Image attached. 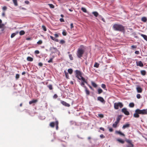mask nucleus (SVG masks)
Returning a JSON list of instances; mask_svg holds the SVG:
<instances>
[{
  "instance_id": "obj_10",
  "label": "nucleus",
  "mask_w": 147,
  "mask_h": 147,
  "mask_svg": "<svg viewBox=\"0 0 147 147\" xmlns=\"http://www.w3.org/2000/svg\"><path fill=\"white\" fill-rule=\"evenodd\" d=\"M136 90L137 92L138 93H141L142 91V89L139 86H137Z\"/></svg>"
},
{
  "instance_id": "obj_20",
  "label": "nucleus",
  "mask_w": 147,
  "mask_h": 147,
  "mask_svg": "<svg viewBox=\"0 0 147 147\" xmlns=\"http://www.w3.org/2000/svg\"><path fill=\"white\" fill-rule=\"evenodd\" d=\"M117 141L122 144H123L124 142V140L121 139H117Z\"/></svg>"
},
{
  "instance_id": "obj_49",
  "label": "nucleus",
  "mask_w": 147,
  "mask_h": 147,
  "mask_svg": "<svg viewBox=\"0 0 147 147\" xmlns=\"http://www.w3.org/2000/svg\"><path fill=\"white\" fill-rule=\"evenodd\" d=\"M99 17H100L101 18V19L104 22H105V19H104V18H103L101 16H99Z\"/></svg>"
},
{
  "instance_id": "obj_23",
  "label": "nucleus",
  "mask_w": 147,
  "mask_h": 147,
  "mask_svg": "<svg viewBox=\"0 0 147 147\" xmlns=\"http://www.w3.org/2000/svg\"><path fill=\"white\" fill-rule=\"evenodd\" d=\"M85 92H86V93L87 95H89L90 94V92L88 90L87 88L86 87H85Z\"/></svg>"
},
{
  "instance_id": "obj_51",
  "label": "nucleus",
  "mask_w": 147,
  "mask_h": 147,
  "mask_svg": "<svg viewBox=\"0 0 147 147\" xmlns=\"http://www.w3.org/2000/svg\"><path fill=\"white\" fill-rule=\"evenodd\" d=\"M98 116L100 118H103V115L102 114H100L98 115Z\"/></svg>"
},
{
  "instance_id": "obj_35",
  "label": "nucleus",
  "mask_w": 147,
  "mask_h": 147,
  "mask_svg": "<svg viewBox=\"0 0 147 147\" xmlns=\"http://www.w3.org/2000/svg\"><path fill=\"white\" fill-rule=\"evenodd\" d=\"M99 64L97 63H96L94 64V67L98 68L99 67Z\"/></svg>"
},
{
  "instance_id": "obj_2",
  "label": "nucleus",
  "mask_w": 147,
  "mask_h": 147,
  "mask_svg": "<svg viewBox=\"0 0 147 147\" xmlns=\"http://www.w3.org/2000/svg\"><path fill=\"white\" fill-rule=\"evenodd\" d=\"M84 51L82 49H79L77 51V56L79 58H80L82 57Z\"/></svg>"
},
{
  "instance_id": "obj_30",
  "label": "nucleus",
  "mask_w": 147,
  "mask_h": 147,
  "mask_svg": "<svg viewBox=\"0 0 147 147\" xmlns=\"http://www.w3.org/2000/svg\"><path fill=\"white\" fill-rule=\"evenodd\" d=\"M91 84L94 87H96L97 86V85L96 84L92 81L91 82Z\"/></svg>"
},
{
  "instance_id": "obj_48",
  "label": "nucleus",
  "mask_w": 147,
  "mask_h": 147,
  "mask_svg": "<svg viewBox=\"0 0 147 147\" xmlns=\"http://www.w3.org/2000/svg\"><path fill=\"white\" fill-rule=\"evenodd\" d=\"M53 59L52 58H51L48 61V63H51L53 61Z\"/></svg>"
},
{
  "instance_id": "obj_13",
  "label": "nucleus",
  "mask_w": 147,
  "mask_h": 147,
  "mask_svg": "<svg viewBox=\"0 0 147 147\" xmlns=\"http://www.w3.org/2000/svg\"><path fill=\"white\" fill-rule=\"evenodd\" d=\"M115 133L117 134H119L121 135H122L123 136H125V134H124L122 133L121 132L119 131H115Z\"/></svg>"
},
{
  "instance_id": "obj_1",
  "label": "nucleus",
  "mask_w": 147,
  "mask_h": 147,
  "mask_svg": "<svg viewBox=\"0 0 147 147\" xmlns=\"http://www.w3.org/2000/svg\"><path fill=\"white\" fill-rule=\"evenodd\" d=\"M114 30L116 31H122L124 29L123 27L120 25L114 24L113 26Z\"/></svg>"
},
{
  "instance_id": "obj_58",
  "label": "nucleus",
  "mask_w": 147,
  "mask_h": 147,
  "mask_svg": "<svg viewBox=\"0 0 147 147\" xmlns=\"http://www.w3.org/2000/svg\"><path fill=\"white\" fill-rule=\"evenodd\" d=\"M135 53L136 54H138L139 53V52L138 51H136Z\"/></svg>"
},
{
  "instance_id": "obj_36",
  "label": "nucleus",
  "mask_w": 147,
  "mask_h": 147,
  "mask_svg": "<svg viewBox=\"0 0 147 147\" xmlns=\"http://www.w3.org/2000/svg\"><path fill=\"white\" fill-rule=\"evenodd\" d=\"M64 72L65 73V76H66V78H69V75H68V73H67V72L66 71H64Z\"/></svg>"
},
{
  "instance_id": "obj_59",
  "label": "nucleus",
  "mask_w": 147,
  "mask_h": 147,
  "mask_svg": "<svg viewBox=\"0 0 147 147\" xmlns=\"http://www.w3.org/2000/svg\"><path fill=\"white\" fill-rule=\"evenodd\" d=\"M54 36L55 37H58L59 36L58 34H54Z\"/></svg>"
},
{
  "instance_id": "obj_42",
  "label": "nucleus",
  "mask_w": 147,
  "mask_h": 147,
  "mask_svg": "<svg viewBox=\"0 0 147 147\" xmlns=\"http://www.w3.org/2000/svg\"><path fill=\"white\" fill-rule=\"evenodd\" d=\"M7 9V7L6 6H4L2 8V9L3 11H5Z\"/></svg>"
},
{
  "instance_id": "obj_25",
  "label": "nucleus",
  "mask_w": 147,
  "mask_h": 147,
  "mask_svg": "<svg viewBox=\"0 0 147 147\" xmlns=\"http://www.w3.org/2000/svg\"><path fill=\"white\" fill-rule=\"evenodd\" d=\"M55 124L56 125V129L57 130L58 128V121H55Z\"/></svg>"
},
{
  "instance_id": "obj_29",
  "label": "nucleus",
  "mask_w": 147,
  "mask_h": 147,
  "mask_svg": "<svg viewBox=\"0 0 147 147\" xmlns=\"http://www.w3.org/2000/svg\"><path fill=\"white\" fill-rule=\"evenodd\" d=\"M103 92L101 88H99L98 89V93L99 94Z\"/></svg>"
},
{
  "instance_id": "obj_52",
  "label": "nucleus",
  "mask_w": 147,
  "mask_h": 147,
  "mask_svg": "<svg viewBox=\"0 0 147 147\" xmlns=\"http://www.w3.org/2000/svg\"><path fill=\"white\" fill-rule=\"evenodd\" d=\"M35 53L36 54H38L39 53V52L38 50H36L35 51Z\"/></svg>"
},
{
  "instance_id": "obj_55",
  "label": "nucleus",
  "mask_w": 147,
  "mask_h": 147,
  "mask_svg": "<svg viewBox=\"0 0 147 147\" xmlns=\"http://www.w3.org/2000/svg\"><path fill=\"white\" fill-rule=\"evenodd\" d=\"M50 37L51 39H52V40H53L55 39V38H54V37H53V36H50Z\"/></svg>"
},
{
  "instance_id": "obj_3",
  "label": "nucleus",
  "mask_w": 147,
  "mask_h": 147,
  "mask_svg": "<svg viewBox=\"0 0 147 147\" xmlns=\"http://www.w3.org/2000/svg\"><path fill=\"white\" fill-rule=\"evenodd\" d=\"M123 107V105L122 103L119 102H115L114 104V107L115 109H117L119 107L121 108Z\"/></svg>"
},
{
  "instance_id": "obj_28",
  "label": "nucleus",
  "mask_w": 147,
  "mask_h": 147,
  "mask_svg": "<svg viewBox=\"0 0 147 147\" xmlns=\"http://www.w3.org/2000/svg\"><path fill=\"white\" fill-rule=\"evenodd\" d=\"M134 104L133 102L130 103L129 105V106L130 107H134Z\"/></svg>"
},
{
  "instance_id": "obj_8",
  "label": "nucleus",
  "mask_w": 147,
  "mask_h": 147,
  "mask_svg": "<svg viewBox=\"0 0 147 147\" xmlns=\"http://www.w3.org/2000/svg\"><path fill=\"white\" fill-rule=\"evenodd\" d=\"M61 103L63 105L65 106L69 107L70 106V105L69 104L66 103L65 101H61Z\"/></svg>"
},
{
  "instance_id": "obj_22",
  "label": "nucleus",
  "mask_w": 147,
  "mask_h": 147,
  "mask_svg": "<svg viewBox=\"0 0 147 147\" xmlns=\"http://www.w3.org/2000/svg\"><path fill=\"white\" fill-rule=\"evenodd\" d=\"M141 20L144 22H146L147 21V18L145 17H143L142 18Z\"/></svg>"
},
{
  "instance_id": "obj_45",
  "label": "nucleus",
  "mask_w": 147,
  "mask_h": 147,
  "mask_svg": "<svg viewBox=\"0 0 147 147\" xmlns=\"http://www.w3.org/2000/svg\"><path fill=\"white\" fill-rule=\"evenodd\" d=\"M69 58L71 60H72L73 59V57L71 55L69 54Z\"/></svg>"
},
{
  "instance_id": "obj_15",
  "label": "nucleus",
  "mask_w": 147,
  "mask_h": 147,
  "mask_svg": "<svg viewBox=\"0 0 147 147\" xmlns=\"http://www.w3.org/2000/svg\"><path fill=\"white\" fill-rule=\"evenodd\" d=\"M141 36L146 41H147V36L146 35L141 34Z\"/></svg>"
},
{
  "instance_id": "obj_9",
  "label": "nucleus",
  "mask_w": 147,
  "mask_h": 147,
  "mask_svg": "<svg viewBox=\"0 0 147 147\" xmlns=\"http://www.w3.org/2000/svg\"><path fill=\"white\" fill-rule=\"evenodd\" d=\"M82 80V83L81 84V85L83 87H84V83H86V82L85 80V79L84 78H82L81 80Z\"/></svg>"
},
{
  "instance_id": "obj_7",
  "label": "nucleus",
  "mask_w": 147,
  "mask_h": 147,
  "mask_svg": "<svg viewBox=\"0 0 147 147\" xmlns=\"http://www.w3.org/2000/svg\"><path fill=\"white\" fill-rule=\"evenodd\" d=\"M122 111L125 115H129V112L127 111V109L125 108H124L122 109Z\"/></svg>"
},
{
  "instance_id": "obj_19",
  "label": "nucleus",
  "mask_w": 147,
  "mask_h": 147,
  "mask_svg": "<svg viewBox=\"0 0 147 147\" xmlns=\"http://www.w3.org/2000/svg\"><path fill=\"white\" fill-rule=\"evenodd\" d=\"M92 13L96 17H97L98 15V12L96 11L93 12Z\"/></svg>"
},
{
  "instance_id": "obj_61",
  "label": "nucleus",
  "mask_w": 147,
  "mask_h": 147,
  "mask_svg": "<svg viewBox=\"0 0 147 147\" xmlns=\"http://www.w3.org/2000/svg\"><path fill=\"white\" fill-rule=\"evenodd\" d=\"M109 130L110 132H112L113 131V129L112 128H110L109 129Z\"/></svg>"
},
{
  "instance_id": "obj_41",
  "label": "nucleus",
  "mask_w": 147,
  "mask_h": 147,
  "mask_svg": "<svg viewBox=\"0 0 147 147\" xmlns=\"http://www.w3.org/2000/svg\"><path fill=\"white\" fill-rule=\"evenodd\" d=\"M120 120V118L119 117V116L117 118L116 121H117V122L118 123H119Z\"/></svg>"
},
{
  "instance_id": "obj_46",
  "label": "nucleus",
  "mask_w": 147,
  "mask_h": 147,
  "mask_svg": "<svg viewBox=\"0 0 147 147\" xmlns=\"http://www.w3.org/2000/svg\"><path fill=\"white\" fill-rule=\"evenodd\" d=\"M48 88L50 90L52 89V86L51 85H50L48 86Z\"/></svg>"
},
{
  "instance_id": "obj_50",
  "label": "nucleus",
  "mask_w": 147,
  "mask_h": 147,
  "mask_svg": "<svg viewBox=\"0 0 147 147\" xmlns=\"http://www.w3.org/2000/svg\"><path fill=\"white\" fill-rule=\"evenodd\" d=\"M65 42V41L63 40H61L60 41V43L61 44H63Z\"/></svg>"
},
{
  "instance_id": "obj_21",
  "label": "nucleus",
  "mask_w": 147,
  "mask_h": 147,
  "mask_svg": "<svg viewBox=\"0 0 147 147\" xmlns=\"http://www.w3.org/2000/svg\"><path fill=\"white\" fill-rule=\"evenodd\" d=\"M13 2L14 5L16 6H17L18 5L17 0H12Z\"/></svg>"
},
{
  "instance_id": "obj_17",
  "label": "nucleus",
  "mask_w": 147,
  "mask_h": 147,
  "mask_svg": "<svg viewBox=\"0 0 147 147\" xmlns=\"http://www.w3.org/2000/svg\"><path fill=\"white\" fill-rule=\"evenodd\" d=\"M37 100H32L29 102V103L30 104H31L32 103H36L37 102Z\"/></svg>"
},
{
  "instance_id": "obj_33",
  "label": "nucleus",
  "mask_w": 147,
  "mask_h": 147,
  "mask_svg": "<svg viewBox=\"0 0 147 147\" xmlns=\"http://www.w3.org/2000/svg\"><path fill=\"white\" fill-rule=\"evenodd\" d=\"M68 72L71 74L72 73L73 70L71 69H69L68 70Z\"/></svg>"
},
{
  "instance_id": "obj_24",
  "label": "nucleus",
  "mask_w": 147,
  "mask_h": 147,
  "mask_svg": "<svg viewBox=\"0 0 147 147\" xmlns=\"http://www.w3.org/2000/svg\"><path fill=\"white\" fill-rule=\"evenodd\" d=\"M141 74L143 75H145L146 74V71L145 70H142L141 71Z\"/></svg>"
},
{
  "instance_id": "obj_18",
  "label": "nucleus",
  "mask_w": 147,
  "mask_h": 147,
  "mask_svg": "<svg viewBox=\"0 0 147 147\" xmlns=\"http://www.w3.org/2000/svg\"><path fill=\"white\" fill-rule=\"evenodd\" d=\"M27 60L28 61H32L33 60V59L30 57H28L27 58Z\"/></svg>"
},
{
  "instance_id": "obj_56",
  "label": "nucleus",
  "mask_w": 147,
  "mask_h": 147,
  "mask_svg": "<svg viewBox=\"0 0 147 147\" xmlns=\"http://www.w3.org/2000/svg\"><path fill=\"white\" fill-rule=\"evenodd\" d=\"M25 3H26V4H28L29 3V1H25Z\"/></svg>"
},
{
  "instance_id": "obj_57",
  "label": "nucleus",
  "mask_w": 147,
  "mask_h": 147,
  "mask_svg": "<svg viewBox=\"0 0 147 147\" xmlns=\"http://www.w3.org/2000/svg\"><path fill=\"white\" fill-rule=\"evenodd\" d=\"M57 94H55L53 96V98H57Z\"/></svg>"
},
{
  "instance_id": "obj_64",
  "label": "nucleus",
  "mask_w": 147,
  "mask_h": 147,
  "mask_svg": "<svg viewBox=\"0 0 147 147\" xmlns=\"http://www.w3.org/2000/svg\"><path fill=\"white\" fill-rule=\"evenodd\" d=\"M71 28H72L73 27V24L71 23L70 24Z\"/></svg>"
},
{
  "instance_id": "obj_53",
  "label": "nucleus",
  "mask_w": 147,
  "mask_h": 147,
  "mask_svg": "<svg viewBox=\"0 0 147 147\" xmlns=\"http://www.w3.org/2000/svg\"><path fill=\"white\" fill-rule=\"evenodd\" d=\"M60 20L61 22H64V20L63 18H61L60 19Z\"/></svg>"
},
{
  "instance_id": "obj_38",
  "label": "nucleus",
  "mask_w": 147,
  "mask_h": 147,
  "mask_svg": "<svg viewBox=\"0 0 147 147\" xmlns=\"http://www.w3.org/2000/svg\"><path fill=\"white\" fill-rule=\"evenodd\" d=\"M42 41L41 40H40L37 42V44L38 45H41L42 44Z\"/></svg>"
},
{
  "instance_id": "obj_26",
  "label": "nucleus",
  "mask_w": 147,
  "mask_h": 147,
  "mask_svg": "<svg viewBox=\"0 0 147 147\" xmlns=\"http://www.w3.org/2000/svg\"><path fill=\"white\" fill-rule=\"evenodd\" d=\"M55 123L54 122H51L50 124V125L52 127H54Z\"/></svg>"
},
{
  "instance_id": "obj_34",
  "label": "nucleus",
  "mask_w": 147,
  "mask_h": 147,
  "mask_svg": "<svg viewBox=\"0 0 147 147\" xmlns=\"http://www.w3.org/2000/svg\"><path fill=\"white\" fill-rule=\"evenodd\" d=\"M62 34L63 36H66L67 35V32L65 30H63L62 32Z\"/></svg>"
},
{
  "instance_id": "obj_43",
  "label": "nucleus",
  "mask_w": 147,
  "mask_h": 147,
  "mask_svg": "<svg viewBox=\"0 0 147 147\" xmlns=\"http://www.w3.org/2000/svg\"><path fill=\"white\" fill-rule=\"evenodd\" d=\"M101 87L102 88L105 89L106 88V85L104 84H102L101 85Z\"/></svg>"
},
{
  "instance_id": "obj_6",
  "label": "nucleus",
  "mask_w": 147,
  "mask_h": 147,
  "mask_svg": "<svg viewBox=\"0 0 147 147\" xmlns=\"http://www.w3.org/2000/svg\"><path fill=\"white\" fill-rule=\"evenodd\" d=\"M136 64L137 66H139L141 67H142L144 66V64L141 61H136Z\"/></svg>"
},
{
  "instance_id": "obj_62",
  "label": "nucleus",
  "mask_w": 147,
  "mask_h": 147,
  "mask_svg": "<svg viewBox=\"0 0 147 147\" xmlns=\"http://www.w3.org/2000/svg\"><path fill=\"white\" fill-rule=\"evenodd\" d=\"M2 15L4 17L5 16V13L3 12L2 14Z\"/></svg>"
},
{
  "instance_id": "obj_31",
  "label": "nucleus",
  "mask_w": 147,
  "mask_h": 147,
  "mask_svg": "<svg viewBox=\"0 0 147 147\" xmlns=\"http://www.w3.org/2000/svg\"><path fill=\"white\" fill-rule=\"evenodd\" d=\"M19 33L20 35H22L24 34H25V32L23 30H21L20 32Z\"/></svg>"
},
{
  "instance_id": "obj_39",
  "label": "nucleus",
  "mask_w": 147,
  "mask_h": 147,
  "mask_svg": "<svg viewBox=\"0 0 147 147\" xmlns=\"http://www.w3.org/2000/svg\"><path fill=\"white\" fill-rule=\"evenodd\" d=\"M42 28L44 31H46L47 30L45 26L44 25L42 26Z\"/></svg>"
},
{
  "instance_id": "obj_44",
  "label": "nucleus",
  "mask_w": 147,
  "mask_h": 147,
  "mask_svg": "<svg viewBox=\"0 0 147 147\" xmlns=\"http://www.w3.org/2000/svg\"><path fill=\"white\" fill-rule=\"evenodd\" d=\"M136 97L138 98L139 99L141 97V95L140 94H138L137 95Z\"/></svg>"
},
{
  "instance_id": "obj_11",
  "label": "nucleus",
  "mask_w": 147,
  "mask_h": 147,
  "mask_svg": "<svg viewBox=\"0 0 147 147\" xmlns=\"http://www.w3.org/2000/svg\"><path fill=\"white\" fill-rule=\"evenodd\" d=\"M97 99L98 100L100 101L101 102L104 103L105 101L103 98L101 97H98L97 98Z\"/></svg>"
},
{
  "instance_id": "obj_5",
  "label": "nucleus",
  "mask_w": 147,
  "mask_h": 147,
  "mask_svg": "<svg viewBox=\"0 0 147 147\" xmlns=\"http://www.w3.org/2000/svg\"><path fill=\"white\" fill-rule=\"evenodd\" d=\"M135 112H136L138 113H139V114H146V109H143L141 110H140L139 109H137L136 110Z\"/></svg>"
},
{
  "instance_id": "obj_37",
  "label": "nucleus",
  "mask_w": 147,
  "mask_h": 147,
  "mask_svg": "<svg viewBox=\"0 0 147 147\" xmlns=\"http://www.w3.org/2000/svg\"><path fill=\"white\" fill-rule=\"evenodd\" d=\"M48 5H49L50 7L51 8H54V5L52 4H49Z\"/></svg>"
},
{
  "instance_id": "obj_47",
  "label": "nucleus",
  "mask_w": 147,
  "mask_h": 147,
  "mask_svg": "<svg viewBox=\"0 0 147 147\" xmlns=\"http://www.w3.org/2000/svg\"><path fill=\"white\" fill-rule=\"evenodd\" d=\"M19 78V74H16V78L17 79H18V78Z\"/></svg>"
},
{
  "instance_id": "obj_32",
  "label": "nucleus",
  "mask_w": 147,
  "mask_h": 147,
  "mask_svg": "<svg viewBox=\"0 0 147 147\" xmlns=\"http://www.w3.org/2000/svg\"><path fill=\"white\" fill-rule=\"evenodd\" d=\"M81 10L84 12L85 13H86L87 12V10L86 9L82 7L81 8Z\"/></svg>"
},
{
  "instance_id": "obj_60",
  "label": "nucleus",
  "mask_w": 147,
  "mask_h": 147,
  "mask_svg": "<svg viewBox=\"0 0 147 147\" xmlns=\"http://www.w3.org/2000/svg\"><path fill=\"white\" fill-rule=\"evenodd\" d=\"M38 65L40 66H42V64L41 63H38Z\"/></svg>"
},
{
  "instance_id": "obj_12",
  "label": "nucleus",
  "mask_w": 147,
  "mask_h": 147,
  "mask_svg": "<svg viewBox=\"0 0 147 147\" xmlns=\"http://www.w3.org/2000/svg\"><path fill=\"white\" fill-rule=\"evenodd\" d=\"M130 125L128 123H127L125 125H124L122 127V128L123 129H124L128 127H129Z\"/></svg>"
},
{
  "instance_id": "obj_14",
  "label": "nucleus",
  "mask_w": 147,
  "mask_h": 147,
  "mask_svg": "<svg viewBox=\"0 0 147 147\" xmlns=\"http://www.w3.org/2000/svg\"><path fill=\"white\" fill-rule=\"evenodd\" d=\"M119 123L117 122V121H115V123L113 124L112 126L114 128H116L117 126V125Z\"/></svg>"
},
{
  "instance_id": "obj_54",
  "label": "nucleus",
  "mask_w": 147,
  "mask_h": 147,
  "mask_svg": "<svg viewBox=\"0 0 147 147\" xmlns=\"http://www.w3.org/2000/svg\"><path fill=\"white\" fill-rule=\"evenodd\" d=\"M100 137L101 138H104L105 137L104 136L103 134L100 135Z\"/></svg>"
},
{
  "instance_id": "obj_4",
  "label": "nucleus",
  "mask_w": 147,
  "mask_h": 147,
  "mask_svg": "<svg viewBox=\"0 0 147 147\" xmlns=\"http://www.w3.org/2000/svg\"><path fill=\"white\" fill-rule=\"evenodd\" d=\"M76 73V77L79 80H81L82 78H84L82 76L81 72L78 70L75 71Z\"/></svg>"
},
{
  "instance_id": "obj_63",
  "label": "nucleus",
  "mask_w": 147,
  "mask_h": 147,
  "mask_svg": "<svg viewBox=\"0 0 147 147\" xmlns=\"http://www.w3.org/2000/svg\"><path fill=\"white\" fill-rule=\"evenodd\" d=\"M54 40L56 42H58L59 41V40H58V39L56 38H55V39Z\"/></svg>"
},
{
  "instance_id": "obj_40",
  "label": "nucleus",
  "mask_w": 147,
  "mask_h": 147,
  "mask_svg": "<svg viewBox=\"0 0 147 147\" xmlns=\"http://www.w3.org/2000/svg\"><path fill=\"white\" fill-rule=\"evenodd\" d=\"M134 145L132 144L131 143H130V144L129 145H127V147H133Z\"/></svg>"
},
{
  "instance_id": "obj_27",
  "label": "nucleus",
  "mask_w": 147,
  "mask_h": 147,
  "mask_svg": "<svg viewBox=\"0 0 147 147\" xmlns=\"http://www.w3.org/2000/svg\"><path fill=\"white\" fill-rule=\"evenodd\" d=\"M18 33V32H16V33H12L11 35V38H13V37H14L16 35V34H17Z\"/></svg>"
},
{
  "instance_id": "obj_16",
  "label": "nucleus",
  "mask_w": 147,
  "mask_h": 147,
  "mask_svg": "<svg viewBox=\"0 0 147 147\" xmlns=\"http://www.w3.org/2000/svg\"><path fill=\"white\" fill-rule=\"evenodd\" d=\"M139 113H138L136 112H135V113L134 114V116L135 117L138 118L139 117V115H138Z\"/></svg>"
}]
</instances>
